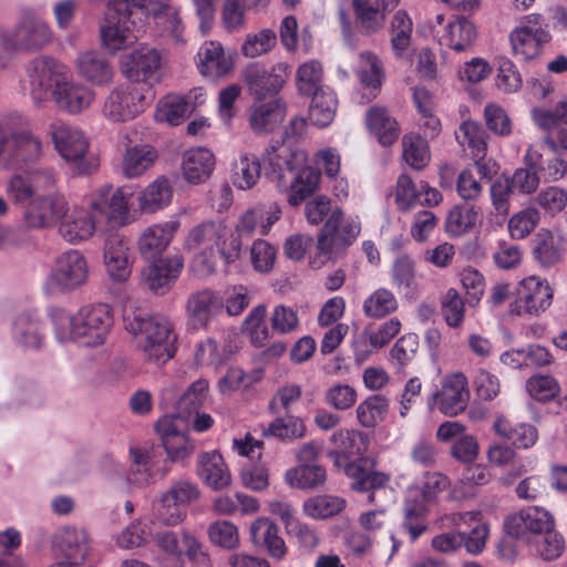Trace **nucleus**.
Listing matches in <instances>:
<instances>
[{
  "mask_svg": "<svg viewBox=\"0 0 567 567\" xmlns=\"http://www.w3.org/2000/svg\"><path fill=\"white\" fill-rule=\"evenodd\" d=\"M89 277V266L84 255L69 249L55 259L48 284L61 292H71L83 286Z\"/></svg>",
  "mask_w": 567,
  "mask_h": 567,
  "instance_id": "9d476101",
  "label": "nucleus"
},
{
  "mask_svg": "<svg viewBox=\"0 0 567 567\" xmlns=\"http://www.w3.org/2000/svg\"><path fill=\"white\" fill-rule=\"evenodd\" d=\"M493 429L504 440L512 442L516 449L527 450L534 446L538 440L537 429L528 423L513 424L504 416H497Z\"/></svg>",
  "mask_w": 567,
  "mask_h": 567,
  "instance_id": "c9c22d12",
  "label": "nucleus"
},
{
  "mask_svg": "<svg viewBox=\"0 0 567 567\" xmlns=\"http://www.w3.org/2000/svg\"><path fill=\"white\" fill-rule=\"evenodd\" d=\"M277 44V34L272 29H262L249 33L241 45V53L247 58H256L270 52Z\"/></svg>",
  "mask_w": 567,
  "mask_h": 567,
  "instance_id": "69168bd1",
  "label": "nucleus"
},
{
  "mask_svg": "<svg viewBox=\"0 0 567 567\" xmlns=\"http://www.w3.org/2000/svg\"><path fill=\"white\" fill-rule=\"evenodd\" d=\"M10 37L19 52H35L52 42L53 32L33 10L24 9Z\"/></svg>",
  "mask_w": 567,
  "mask_h": 567,
  "instance_id": "f8f14e48",
  "label": "nucleus"
},
{
  "mask_svg": "<svg viewBox=\"0 0 567 567\" xmlns=\"http://www.w3.org/2000/svg\"><path fill=\"white\" fill-rule=\"evenodd\" d=\"M224 235H226L225 226L209 220L195 226L186 238L185 247L192 251H200L196 260L204 266L207 272H212L216 268L215 249Z\"/></svg>",
  "mask_w": 567,
  "mask_h": 567,
  "instance_id": "4468645a",
  "label": "nucleus"
},
{
  "mask_svg": "<svg viewBox=\"0 0 567 567\" xmlns=\"http://www.w3.org/2000/svg\"><path fill=\"white\" fill-rule=\"evenodd\" d=\"M155 518L163 525L176 526L184 522L187 512L177 502L172 499L166 493H163L153 505Z\"/></svg>",
  "mask_w": 567,
  "mask_h": 567,
  "instance_id": "774afa93",
  "label": "nucleus"
},
{
  "mask_svg": "<svg viewBox=\"0 0 567 567\" xmlns=\"http://www.w3.org/2000/svg\"><path fill=\"white\" fill-rule=\"evenodd\" d=\"M157 159L156 151L147 145L126 150L123 157V172L126 177H137L147 173Z\"/></svg>",
  "mask_w": 567,
  "mask_h": 567,
  "instance_id": "de8ad7c7",
  "label": "nucleus"
},
{
  "mask_svg": "<svg viewBox=\"0 0 567 567\" xmlns=\"http://www.w3.org/2000/svg\"><path fill=\"white\" fill-rule=\"evenodd\" d=\"M358 74L365 87L380 89L384 76L380 59L370 51L362 52Z\"/></svg>",
  "mask_w": 567,
  "mask_h": 567,
  "instance_id": "338daca9",
  "label": "nucleus"
},
{
  "mask_svg": "<svg viewBox=\"0 0 567 567\" xmlns=\"http://www.w3.org/2000/svg\"><path fill=\"white\" fill-rule=\"evenodd\" d=\"M134 190L130 186L103 187L90 200V208L104 214L110 224L127 226L138 218V209L133 208Z\"/></svg>",
  "mask_w": 567,
  "mask_h": 567,
  "instance_id": "0eeeda50",
  "label": "nucleus"
},
{
  "mask_svg": "<svg viewBox=\"0 0 567 567\" xmlns=\"http://www.w3.org/2000/svg\"><path fill=\"white\" fill-rule=\"evenodd\" d=\"M286 113L287 105L281 97L269 101L257 100L249 107V127L256 134L271 133L281 124Z\"/></svg>",
  "mask_w": 567,
  "mask_h": 567,
  "instance_id": "412c9836",
  "label": "nucleus"
},
{
  "mask_svg": "<svg viewBox=\"0 0 567 567\" xmlns=\"http://www.w3.org/2000/svg\"><path fill=\"white\" fill-rule=\"evenodd\" d=\"M303 421L290 413L276 415V419L264 430L265 436H275L282 442L291 443L306 435Z\"/></svg>",
  "mask_w": 567,
  "mask_h": 567,
  "instance_id": "a18cd8bd",
  "label": "nucleus"
},
{
  "mask_svg": "<svg viewBox=\"0 0 567 567\" xmlns=\"http://www.w3.org/2000/svg\"><path fill=\"white\" fill-rule=\"evenodd\" d=\"M348 477L353 480L352 488L358 492H371L385 487L390 476L375 470V463L369 457H359L342 466Z\"/></svg>",
  "mask_w": 567,
  "mask_h": 567,
  "instance_id": "393cba45",
  "label": "nucleus"
},
{
  "mask_svg": "<svg viewBox=\"0 0 567 567\" xmlns=\"http://www.w3.org/2000/svg\"><path fill=\"white\" fill-rule=\"evenodd\" d=\"M183 267L184 260L178 255L159 259L143 269V282L154 293L164 295L173 287Z\"/></svg>",
  "mask_w": 567,
  "mask_h": 567,
  "instance_id": "aec40b11",
  "label": "nucleus"
},
{
  "mask_svg": "<svg viewBox=\"0 0 567 567\" xmlns=\"http://www.w3.org/2000/svg\"><path fill=\"white\" fill-rule=\"evenodd\" d=\"M468 399L466 377L463 373H454L445 379L442 390L433 393L427 403L431 409L436 404L443 414L457 415L465 410Z\"/></svg>",
  "mask_w": 567,
  "mask_h": 567,
  "instance_id": "a211bd4d",
  "label": "nucleus"
},
{
  "mask_svg": "<svg viewBox=\"0 0 567 567\" xmlns=\"http://www.w3.org/2000/svg\"><path fill=\"white\" fill-rule=\"evenodd\" d=\"M326 470L318 464H299L285 474L286 483L295 488L312 489L326 482Z\"/></svg>",
  "mask_w": 567,
  "mask_h": 567,
  "instance_id": "37998d69",
  "label": "nucleus"
},
{
  "mask_svg": "<svg viewBox=\"0 0 567 567\" xmlns=\"http://www.w3.org/2000/svg\"><path fill=\"white\" fill-rule=\"evenodd\" d=\"M172 197L173 189L168 179H154L137 194L138 212L154 214L168 206Z\"/></svg>",
  "mask_w": 567,
  "mask_h": 567,
  "instance_id": "a19ab883",
  "label": "nucleus"
},
{
  "mask_svg": "<svg viewBox=\"0 0 567 567\" xmlns=\"http://www.w3.org/2000/svg\"><path fill=\"white\" fill-rule=\"evenodd\" d=\"M367 125L383 146L394 144L400 136V127L394 117L382 106H372L367 112Z\"/></svg>",
  "mask_w": 567,
  "mask_h": 567,
  "instance_id": "e433bc0d",
  "label": "nucleus"
},
{
  "mask_svg": "<svg viewBox=\"0 0 567 567\" xmlns=\"http://www.w3.org/2000/svg\"><path fill=\"white\" fill-rule=\"evenodd\" d=\"M220 307L221 301L209 289L192 293L186 301L188 326L195 330L206 328L215 310H218Z\"/></svg>",
  "mask_w": 567,
  "mask_h": 567,
  "instance_id": "c756f323",
  "label": "nucleus"
},
{
  "mask_svg": "<svg viewBox=\"0 0 567 567\" xmlns=\"http://www.w3.org/2000/svg\"><path fill=\"white\" fill-rule=\"evenodd\" d=\"M291 74V66L287 62H279L267 69L261 63H250L244 71V80L249 93L256 100L277 95L287 83Z\"/></svg>",
  "mask_w": 567,
  "mask_h": 567,
  "instance_id": "9b49d317",
  "label": "nucleus"
},
{
  "mask_svg": "<svg viewBox=\"0 0 567 567\" xmlns=\"http://www.w3.org/2000/svg\"><path fill=\"white\" fill-rule=\"evenodd\" d=\"M413 23L409 14L399 10L391 20V48L398 58H402L411 44Z\"/></svg>",
  "mask_w": 567,
  "mask_h": 567,
  "instance_id": "864d4df0",
  "label": "nucleus"
},
{
  "mask_svg": "<svg viewBox=\"0 0 567 567\" xmlns=\"http://www.w3.org/2000/svg\"><path fill=\"white\" fill-rule=\"evenodd\" d=\"M549 31L543 27L540 14H530L523 24L509 35L513 52L525 60L533 59L542 51V47L550 41Z\"/></svg>",
  "mask_w": 567,
  "mask_h": 567,
  "instance_id": "ddd939ff",
  "label": "nucleus"
},
{
  "mask_svg": "<svg viewBox=\"0 0 567 567\" xmlns=\"http://www.w3.org/2000/svg\"><path fill=\"white\" fill-rule=\"evenodd\" d=\"M104 264L113 280L124 281L131 275L128 247L118 234H110L104 244Z\"/></svg>",
  "mask_w": 567,
  "mask_h": 567,
  "instance_id": "2f4dec72",
  "label": "nucleus"
},
{
  "mask_svg": "<svg viewBox=\"0 0 567 567\" xmlns=\"http://www.w3.org/2000/svg\"><path fill=\"white\" fill-rule=\"evenodd\" d=\"M323 69L320 62L311 60L299 65L296 72V85L300 95L312 96L329 87L323 86Z\"/></svg>",
  "mask_w": 567,
  "mask_h": 567,
  "instance_id": "c03bdc74",
  "label": "nucleus"
},
{
  "mask_svg": "<svg viewBox=\"0 0 567 567\" xmlns=\"http://www.w3.org/2000/svg\"><path fill=\"white\" fill-rule=\"evenodd\" d=\"M55 150L74 165L81 175H93L97 172L100 159L90 153L89 141L83 133L66 124H51L49 131Z\"/></svg>",
  "mask_w": 567,
  "mask_h": 567,
  "instance_id": "39448f33",
  "label": "nucleus"
},
{
  "mask_svg": "<svg viewBox=\"0 0 567 567\" xmlns=\"http://www.w3.org/2000/svg\"><path fill=\"white\" fill-rule=\"evenodd\" d=\"M526 391L539 402H549L558 396L560 385L553 375L534 374L526 381Z\"/></svg>",
  "mask_w": 567,
  "mask_h": 567,
  "instance_id": "0e129e2a",
  "label": "nucleus"
},
{
  "mask_svg": "<svg viewBox=\"0 0 567 567\" xmlns=\"http://www.w3.org/2000/svg\"><path fill=\"white\" fill-rule=\"evenodd\" d=\"M329 213L330 215L317 239V249L321 255L346 249L355 240L360 233L358 225L343 221L342 209L336 208L331 210L330 198L324 195L316 196L305 207L306 218L313 226L321 224Z\"/></svg>",
  "mask_w": 567,
  "mask_h": 567,
  "instance_id": "7ed1b4c3",
  "label": "nucleus"
},
{
  "mask_svg": "<svg viewBox=\"0 0 567 567\" xmlns=\"http://www.w3.org/2000/svg\"><path fill=\"white\" fill-rule=\"evenodd\" d=\"M536 555L544 560L558 558L565 549L564 537L555 530V526L529 540Z\"/></svg>",
  "mask_w": 567,
  "mask_h": 567,
  "instance_id": "680f3d73",
  "label": "nucleus"
},
{
  "mask_svg": "<svg viewBox=\"0 0 567 567\" xmlns=\"http://www.w3.org/2000/svg\"><path fill=\"white\" fill-rule=\"evenodd\" d=\"M181 223L172 219L145 228L137 243L140 254L147 260H155L168 247Z\"/></svg>",
  "mask_w": 567,
  "mask_h": 567,
  "instance_id": "5701e85b",
  "label": "nucleus"
},
{
  "mask_svg": "<svg viewBox=\"0 0 567 567\" xmlns=\"http://www.w3.org/2000/svg\"><path fill=\"white\" fill-rule=\"evenodd\" d=\"M513 296L512 312L518 316H539L550 307L554 291L546 279L528 276L517 284Z\"/></svg>",
  "mask_w": 567,
  "mask_h": 567,
  "instance_id": "1a4fd4ad",
  "label": "nucleus"
},
{
  "mask_svg": "<svg viewBox=\"0 0 567 567\" xmlns=\"http://www.w3.org/2000/svg\"><path fill=\"white\" fill-rule=\"evenodd\" d=\"M566 235L560 229H540L534 239L533 255L543 267L559 262L565 254Z\"/></svg>",
  "mask_w": 567,
  "mask_h": 567,
  "instance_id": "cd10ccee",
  "label": "nucleus"
},
{
  "mask_svg": "<svg viewBox=\"0 0 567 567\" xmlns=\"http://www.w3.org/2000/svg\"><path fill=\"white\" fill-rule=\"evenodd\" d=\"M346 499L334 495H316L303 503V512L313 519H327L341 513L346 507Z\"/></svg>",
  "mask_w": 567,
  "mask_h": 567,
  "instance_id": "8fccbe9b",
  "label": "nucleus"
},
{
  "mask_svg": "<svg viewBox=\"0 0 567 567\" xmlns=\"http://www.w3.org/2000/svg\"><path fill=\"white\" fill-rule=\"evenodd\" d=\"M320 179H278V189L287 194L290 206H298L319 189Z\"/></svg>",
  "mask_w": 567,
  "mask_h": 567,
  "instance_id": "052dcab7",
  "label": "nucleus"
},
{
  "mask_svg": "<svg viewBox=\"0 0 567 567\" xmlns=\"http://www.w3.org/2000/svg\"><path fill=\"white\" fill-rule=\"evenodd\" d=\"M151 89L146 84H121L107 95L103 114L113 122L134 118L150 104Z\"/></svg>",
  "mask_w": 567,
  "mask_h": 567,
  "instance_id": "6e6552de",
  "label": "nucleus"
},
{
  "mask_svg": "<svg viewBox=\"0 0 567 567\" xmlns=\"http://www.w3.org/2000/svg\"><path fill=\"white\" fill-rule=\"evenodd\" d=\"M125 329L135 338L138 349L144 358L161 365L174 355L173 326L171 321L161 315H147L134 312L125 315Z\"/></svg>",
  "mask_w": 567,
  "mask_h": 567,
  "instance_id": "f03ea898",
  "label": "nucleus"
},
{
  "mask_svg": "<svg viewBox=\"0 0 567 567\" xmlns=\"http://www.w3.org/2000/svg\"><path fill=\"white\" fill-rule=\"evenodd\" d=\"M69 208L61 194L44 195L25 210V220L30 227L48 228L60 225Z\"/></svg>",
  "mask_w": 567,
  "mask_h": 567,
  "instance_id": "6ab92c4d",
  "label": "nucleus"
},
{
  "mask_svg": "<svg viewBox=\"0 0 567 567\" xmlns=\"http://www.w3.org/2000/svg\"><path fill=\"white\" fill-rule=\"evenodd\" d=\"M198 69L205 76L219 78L230 71L233 62L217 42H206L198 51Z\"/></svg>",
  "mask_w": 567,
  "mask_h": 567,
  "instance_id": "58836bf2",
  "label": "nucleus"
},
{
  "mask_svg": "<svg viewBox=\"0 0 567 567\" xmlns=\"http://www.w3.org/2000/svg\"><path fill=\"white\" fill-rule=\"evenodd\" d=\"M399 308L395 295L386 288H378L363 301V313L371 319H382Z\"/></svg>",
  "mask_w": 567,
  "mask_h": 567,
  "instance_id": "3c124183",
  "label": "nucleus"
},
{
  "mask_svg": "<svg viewBox=\"0 0 567 567\" xmlns=\"http://www.w3.org/2000/svg\"><path fill=\"white\" fill-rule=\"evenodd\" d=\"M16 145L14 159L17 163H23L25 166L38 162L42 155V143L40 138L29 131L14 134Z\"/></svg>",
  "mask_w": 567,
  "mask_h": 567,
  "instance_id": "13d9d810",
  "label": "nucleus"
},
{
  "mask_svg": "<svg viewBox=\"0 0 567 567\" xmlns=\"http://www.w3.org/2000/svg\"><path fill=\"white\" fill-rule=\"evenodd\" d=\"M78 73L93 85L103 86L112 82L114 69L103 53L85 51L75 61Z\"/></svg>",
  "mask_w": 567,
  "mask_h": 567,
  "instance_id": "7c9ffc66",
  "label": "nucleus"
},
{
  "mask_svg": "<svg viewBox=\"0 0 567 567\" xmlns=\"http://www.w3.org/2000/svg\"><path fill=\"white\" fill-rule=\"evenodd\" d=\"M555 526L554 517L543 507L530 506L522 509L506 520V530L511 536L522 537L525 532L533 534V537L548 532Z\"/></svg>",
  "mask_w": 567,
  "mask_h": 567,
  "instance_id": "b1692460",
  "label": "nucleus"
},
{
  "mask_svg": "<svg viewBox=\"0 0 567 567\" xmlns=\"http://www.w3.org/2000/svg\"><path fill=\"white\" fill-rule=\"evenodd\" d=\"M12 337L19 346L35 350L44 341V328L33 313H21L13 321Z\"/></svg>",
  "mask_w": 567,
  "mask_h": 567,
  "instance_id": "ea45409f",
  "label": "nucleus"
},
{
  "mask_svg": "<svg viewBox=\"0 0 567 567\" xmlns=\"http://www.w3.org/2000/svg\"><path fill=\"white\" fill-rule=\"evenodd\" d=\"M307 156L302 151H292L286 147L271 146L266 158L260 162L256 156H241L235 163L234 174L241 177H303L309 171L306 166Z\"/></svg>",
  "mask_w": 567,
  "mask_h": 567,
  "instance_id": "20e7f679",
  "label": "nucleus"
},
{
  "mask_svg": "<svg viewBox=\"0 0 567 567\" xmlns=\"http://www.w3.org/2000/svg\"><path fill=\"white\" fill-rule=\"evenodd\" d=\"M144 0H110L105 23L101 27L102 44L111 52L124 49L133 42L128 28L132 9H141Z\"/></svg>",
  "mask_w": 567,
  "mask_h": 567,
  "instance_id": "423d86ee",
  "label": "nucleus"
},
{
  "mask_svg": "<svg viewBox=\"0 0 567 567\" xmlns=\"http://www.w3.org/2000/svg\"><path fill=\"white\" fill-rule=\"evenodd\" d=\"M309 118L319 127L328 126L334 118L338 101L333 92L323 90L311 96Z\"/></svg>",
  "mask_w": 567,
  "mask_h": 567,
  "instance_id": "603ef678",
  "label": "nucleus"
},
{
  "mask_svg": "<svg viewBox=\"0 0 567 567\" xmlns=\"http://www.w3.org/2000/svg\"><path fill=\"white\" fill-rule=\"evenodd\" d=\"M358 27L362 33L372 34L381 30L385 22V12L382 2L378 0H352Z\"/></svg>",
  "mask_w": 567,
  "mask_h": 567,
  "instance_id": "79ce46f5",
  "label": "nucleus"
},
{
  "mask_svg": "<svg viewBox=\"0 0 567 567\" xmlns=\"http://www.w3.org/2000/svg\"><path fill=\"white\" fill-rule=\"evenodd\" d=\"M250 537L256 547L265 548L272 558L281 559L287 553L278 526L267 517H260L250 525Z\"/></svg>",
  "mask_w": 567,
  "mask_h": 567,
  "instance_id": "f704fd0d",
  "label": "nucleus"
},
{
  "mask_svg": "<svg viewBox=\"0 0 567 567\" xmlns=\"http://www.w3.org/2000/svg\"><path fill=\"white\" fill-rule=\"evenodd\" d=\"M159 64L161 55L157 50L138 48L126 56L122 73L130 80L128 84H146L145 81L158 70Z\"/></svg>",
  "mask_w": 567,
  "mask_h": 567,
  "instance_id": "a878e982",
  "label": "nucleus"
},
{
  "mask_svg": "<svg viewBox=\"0 0 567 567\" xmlns=\"http://www.w3.org/2000/svg\"><path fill=\"white\" fill-rule=\"evenodd\" d=\"M267 307L258 305L254 307L241 324V331L249 338L256 348H262L270 339V330L266 324Z\"/></svg>",
  "mask_w": 567,
  "mask_h": 567,
  "instance_id": "49530a36",
  "label": "nucleus"
},
{
  "mask_svg": "<svg viewBox=\"0 0 567 567\" xmlns=\"http://www.w3.org/2000/svg\"><path fill=\"white\" fill-rule=\"evenodd\" d=\"M196 473L209 487L219 491L231 482L230 473L217 451L202 452L197 456Z\"/></svg>",
  "mask_w": 567,
  "mask_h": 567,
  "instance_id": "473e14b6",
  "label": "nucleus"
},
{
  "mask_svg": "<svg viewBox=\"0 0 567 567\" xmlns=\"http://www.w3.org/2000/svg\"><path fill=\"white\" fill-rule=\"evenodd\" d=\"M58 106L69 113H79L89 107L94 99V93L87 87L63 81L58 90L52 91Z\"/></svg>",
  "mask_w": 567,
  "mask_h": 567,
  "instance_id": "4c0bfd02",
  "label": "nucleus"
},
{
  "mask_svg": "<svg viewBox=\"0 0 567 567\" xmlns=\"http://www.w3.org/2000/svg\"><path fill=\"white\" fill-rule=\"evenodd\" d=\"M402 146V158L410 167L421 171L429 164L430 150L424 138L419 135H404Z\"/></svg>",
  "mask_w": 567,
  "mask_h": 567,
  "instance_id": "4d7b16f0",
  "label": "nucleus"
},
{
  "mask_svg": "<svg viewBox=\"0 0 567 567\" xmlns=\"http://www.w3.org/2000/svg\"><path fill=\"white\" fill-rule=\"evenodd\" d=\"M31 95L37 103L47 100L50 91L58 90L65 80L63 66L51 56L34 59L28 69Z\"/></svg>",
  "mask_w": 567,
  "mask_h": 567,
  "instance_id": "2eb2a0df",
  "label": "nucleus"
},
{
  "mask_svg": "<svg viewBox=\"0 0 567 567\" xmlns=\"http://www.w3.org/2000/svg\"><path fill=\"white\" fill-rule=\"evenodd\" d=\"M50 316L55 338L60 342L82 340L89 347L100 346L113 326L112 309L105 303L84 306L74 315L54 308Z\"/></svg>",
  "mask_w": 567,
  "mask_h": 567,
  "instance_id": "f257e3e1",
  "label": "nucleus"
},
{
  "mask_svg": "<svg viewBox=\"0 0 567 567\" xmlns=\"http://www.w3.org/2000/svg\"><path fill=\"white\" fill-rule=\"evenodd\" d=\"M194 110V106L183 96H168L159 103L157 117L171 125L182 123Z\"/></svg>",
  "mask_w": 567,
  "mask_h": 567,
  "instance_id": "e2e57ef3",
  "label": "nucleus"
},
{
  "mask_svg": "<svg viewBox=\"0 0 567 567\" xmlns=\"http://www.w3.org/2000/svg\"><path fill=\"white\" fill-rule=\"evenodd\" d=\"M95 228L96 221L93 216L86 209L74 206L68 208L59 225V234L65 241L76 244L89 239Z\"/></svg>",
  "mask_w": 567,
  "mask_h": 567,
  "instance_id": "c85d7f7f",
  "label": "nucleus"
},
{
  "mask_svg": "<svg viewBox=\"0 0 567 567\" xmlns=\"http://www.w3.org/2000/svg\"><path fill=\"white\" fill-rule=\"evenodd\" d=\"M333 449L328 456L333 460L338 467L349 463L350 457L362 455L368 446V436L357 430H339L331 436Z\"/></svg>",
  "mask_w": 567,
  "mask_h": 567,
  "instance_id": "bb28decb",
  "label": "nucleus"
},
{
  "mask_svg": "<svg viewBox=\"0 0 567 567\" xmlns=\"http://www.w3.org/2000/svg\"><path fill=\"white\" fill-rule=\"evenodd\" d=\"M388 410V399L381 394H373L358 405L357 417L362 426L374 427L385 419Z\"/></svg>",
  "mask_w": 567,
  "mask_h": 567,
  "instance_id": "6e6d98bb",
  "label": "nucleus"
},
{
  "mask_svg": "<svg viewBox=\"0 0 567 567\" xmlns=\"http://www.w3.org/2000/svg\"><path fill=\"white\" fill-rule=\"evenodd\" d=\"M53 549L65 560L83 565L91 550V539L83 528L64 527L53 536Z\"/></svg>",
  "mask_w": 567,
  "mask_h": 567,
  "instance_id": "4be33fe9",
  "label": "nucleus"
},
{
  "mask_svg": "<svg viewBox=\"0 0 567 567\" xmlns=\"http://www.w3.org/2000/svg\"><path fill=\"white\" fill-rule=\"evenodd\" d=\"M478 219V212L473 206L456 205L445 218L444 229L451 237H461L470 233Z\"/></svg>",
  "mask_w": 567,
  "mask_h": 567,
  "instance_id": "09e8293b",
  "label": "nucleus"
},
{
  "mask_svg": "<svg viewBox=\"0 0 567 567\" xmlns=\"http://www.w3.org/2000/svg\"><path fill=\"white\" fill-rule=\"evenodd\" d=\"M155 431L172 462L188 458L196 449L195 441L187 432L182 431L172 416H163L155 423Z\"/></svg>",
  "mask_w": 567,
  "mask_h": 567,
  "instance_id": "f3484780",
  "label": "nucleus"
},
{
  "mask_svg": "<svg viewBox=\"0 0 567 567\" xmlns=\"http://www.w3.org/2000/svg\"><path fill=\"white\" fill-rule=\"evenodd\" d=\"M215 167V156L207 148H195L185 153L184 177H208Z\"/></svg>",
  "mask_w": 567,
  "mask_h": 567,
  "instance_id": "5fc2aeb1",
  "label": "nucleus"
},
{
  "mask_svg": "<svg viewBox=\"0 0 567 567\" xmlns=\"http://www.w3.org/2000/svg\"><path fill=\"white\" fill-rule=\"evenodd\" d=\"M476 38L477 31L474 23L464 17H458L443 28L439 42L455 52H465L473 48Z\"/></svg>",
  "mask_w": 567,
  "mask_h": 567,
  "instance_id": "72a5a7b5",
  "label": "nucleus"
},
{
  "mask_svg": "<svg viewBox=\"0 0 567 567\" xmlns=\"http://www.w3.org/2000/svg\"><path fill=\"white\" fill-rule=\"evenodd\" d=\"M176 383L171 382L161 390V398L165 404H173L179 416L188 419L199 411L208 395V382L198 379L193 382L181 395Z\"/></svg>",
  "mask_w": 567,
  "mask_h": 567,
  "instance_id": "dca6fc26",
  "label": "nucleus"
},
{
  "mask_svg": "<svg viewBox=\"0 0 567 567\" xmlns=\"http://www.w3.org/2000/svg\"><path fill=\"white\" fill-rule=\"evenodd\" d=\"M456 140L462 146L467 145L473 156H480L486 152V133L482 125L475 121L462 122L456 132Z\"/></svg>",
  "mask_w": 567,
  "mask_h": 567,
  "instance_id": "bf43d9fd",
  "label": "nucleus"
}]
</instances>
